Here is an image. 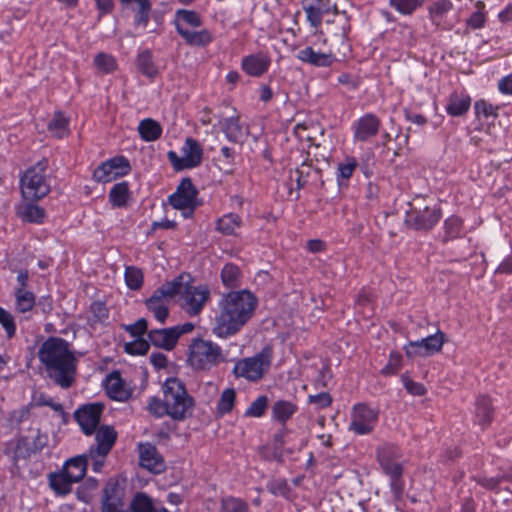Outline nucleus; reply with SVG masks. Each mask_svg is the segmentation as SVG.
<instances>
[{
	"label": "nucleus",
	"instance_id": "obj_1",
	"mask_svg": "<svg viewBox=\"0 0 512 512\" xmlns=\"http://www.w3.org/2000/svg\"><path fill=\"white\" fill-rule=\"evenodd\" d=\"M257 305V297L248 290L224 294L213 318V334L223 339L237 334L253 317Z\"/></svg>",
	"mask_w": 512,
	"mask_h": 512
},
{
	"label": "nucleus",
	"instance_id": "obj_2",
	"mask_svg": "<svg viewBox=\"0 0 512 512\" xmlns=\"http://www.w3.org/2000/svg\"><path fill=\"white\" fill-rule=\"evenodd\" d=\"M38 358L46 376L62 389L76 380L78 360L71 344L60 337H48L39 347Z\"/></svg>",
	"mask_w": 512,
	"mask_h": 512
},
{
	"label": "nucleus",
	"instance_id": "obj_3",
	"mask_svg": "<svg viewBox=\"0 0 512 512\" xmlns=\"http://www.w3.org/2000/svg\"><path fill=\"white\" fill-rule=\"evenodd\" d=\"M162 393L163 399L149 397L146 408L151 415L156 418L167 415L175 421H183L192 415L195 401L181 380L167 378L162 385Z\"/></svg>",
	"mask_w": 512,
	"mask_h": 512
},
{
	"label": "nucleus",
	"instance_id": "obj_4",
	"mask_svg": "<svg viewBox=\"0 0 512 512\" xmlns=\"http://www.w3.org/2000/svg\"><path fill=\"white\" fill-rule=\"evenodd\" d=\"M273 357V347L266 345L255 355L238 360L234 365L232 373L236 378H244L249 382H258L269 372Z\"/></svg>",
	"mask_w": 512,
	"mask_h": 512
},
{
	"label": "nucleus",
	"instance_id": "obj_5",
	"mask_svg": "<svg viewBox=\"0 0 512 512\" xmlns=\"http://www.w3.org/2000/svg\"><path fill=\"white\" fill-rule=\"evenodd\" d=\"M48 161L42 159L28 168L20 178V189L24 199L37 201L50 192V184L46 170Z\"/></svg>",
	"mask_w": 512,
	"mask_h": 512
},
{
	"label": "nucleus",
	"instance_id": "obj_6",
	"mask_svg": "<svg viewBox=\"0 0 512 512\" xmlns=\"http://www.w3.org/2000/svg\"><path fill=\"white\" fill-rule=\"evenodd\" d=\"M224 361L222 349L216 343L194 339L189 346L188 362L195 370H210Z\"/></svg>",
	"mask_w": 512,
	"mask_h": 512
},
{
	"label": "nucleus",
	"instance_id": "obj_7",
	"mask_svg": "<svg viewBox=\"0 0 512 512\" xmlns=\"http://www.w3.org/2000/svg\"><path fill=\"white\" fill-rule=\"evenodd\" d=\"M442 210L439 205L425 204V199L417 198L406 212L405 223L416 231H429L441 219Z\"/></svg>",
	"mask_w": 512,
	"mask_h": 512
},
{
	"label": "nucleus",
	"instance_id": "obj_8",
	"mask_svg": "<svg viewBox=\"0 0 512 512\" xmlns=\"http://www.w3.org/2000/svg\"><path fill=\"white\" fill-rule=\"evenodd\" d=\"M379 420V410L366 403H357L351 409L348 430L356 435L371 434Z\"/></svg>",
	"mask_w": 512,
	"mask_h": 512
},
{
	"label": "nucleus",
	"instance_id": "obj_9",
	"mask_svg": "<svg viewBox=\"0 0 512 512\" xmlns=\"http://www.w3.org/2000/svg\"><path fill=\"white\" fill-rule=\"evenodd\" d=\"M198 190L190 178H183L176 191L169 196V202L173 208L181 210L185 218L193 215L199 205L197 201Z\"/></svg>",
	"mask_w": 512,
	"mask_h": 512
},
{
	"label": "nucleus",
	"instance_id": "obj_10",
	"mask_svg": "<svg viewBox=\"0 0 512 512\" xmlns=\"http://www.w3.org/2000/svg\"><path fill=\"white\" fill-rule=\"evenodd\" d=\"M183 156H178L175 151H168L167 157L172 164L174 170L182 171L199 166L202 161L203 149L197 140L194 138H186L182 146Z\"/></svg>",
	"mask_w": 512,
	"mask_h": 512
},
{
	"label": "nucleus",
	"instance_id": "obj_11",
	"mask_svg": "<svg viewBox=\"0 0 512 512\" xmlns=\"http://www.w3.org/2000/svg\"><path fill=\"white\" fill-rule=\"evenodd\" d=\"M194 324L186 322L170 328L153 329L148 332V339L152 345L164 350H172L181 335L190 333Z\"/></svg>",
	"mask_w": 512,
	"mask_h": 512
},
{
	"label": "nucleus",
	"instance_id": "obj_12",
	"mask_svg": "<svg viewBox=\"0 0 512 512\" xmlns=\"http://www.w3.org/2000/svg\"><path fill=\"white\" fill-rule=\"evenodd\" d=\"M131 171L129 160L125 156H115L102 162L93 172V179L98 183H108Z\"/></svg>",
	"mask_w": 512,
	"mask_h": 512
},
{
	"label": "nucleus",
	"instance_id": "obj_13",
	"mask_svg": "<svg viewBox=\"0 0 512 512\" xmlns=\"http://www.w3.org/2000/svg\"><path fill=\"white\" fill-rule=\"evenodd\" d=\"M337 18L330 23L328 33L330 35L331 47L343 56L350 51L348 35L351 31L350 18L346 12L336 15Z\"/></svg>",
	"mask_w": 512,
	"mask_h": 512
},
{
	"label": "nucleus",
	"instance_id": "obj_14",
	"mask_svg": "<svg viewBox=\"0 0 512 512\" xmlns=\"http://www.w3.org/2000/svg\"><path fill=\"white\" fill-rule=\"evenodd\" d=\"M445 342V335L438 330L435 334L429 335L421 340L410 341L405 347L407 357L413 358L416 356L428 357L434 355L442 350Z\"/></svg>",
	"mask_w": 512,
	"mask_h": 512
},
{
	"label": "nucleus",
	"instance_id": "obj_15",
	"mask_svg": "<svg viewBox=\"0 0 512 512\" xmlns=\"http://www.w3.org/2000/svg\"><path fill=\"white\" fill-rule=\"evenodd\" d=\"M125 487L115 479H109L101 498V512H126Z\"/></svg>",
	"mask_w": 512,
	"mask_h": 512
},
{
	"label": "nucleus",
	"instance_id": "obj_16",
	"mask_svg": "<svg viewBox=\"0 0 512 512\" xmlns=\"http://www.w3.org/2000/svg\"><path fill=\"white\" fill-rule=\"evenodd\" d=\"M104 405L89 403L82 405L74 412V418L86 435H92L98 428Z\"/></svg>",
	"mask_w": 512,
	"mask_h": 512
},
{
	"label": "nucleus",
	"instance_id": "obj_17",
	"mask_svg": "<svg viewBox=\"0 0 512 512\" xmlns=\"http://www.w3.org/2000/svg\"><path fill=\"white\" fill-rule=\"evenodd\" d=\"M302 8L310 26L315 29L321 26L324 15L331 11L338 15L337 5L331 0H303Z\"/></svg>",
	"mask_w": 512,
	"mask_h": 512
},
{
	"label": "nucleus",
	"instance_id": "obj_18",
	"mask_svg": "<svg viewBox=\"0 0 512 512\" xmlns=\"http://www.w3.org/2000/svg\"><path fill=\"white\" fill-rule=\"evenodd\" d=\"M209 297L210 291L205 286H185L182 293L183 308L191 316L198 315Z\"/></svg>",
	"mask_w": 512,
	"mask_h": 512
},
{
	"label": "nucleus",
	"instance_id": "obj_19",
	"mask_svg": "<svg viewBox=\"0 0 512 512\" xmlns=\"http://www.w3.org/2000/svg\"><path fill=\"white\" fill-rule=\"evenodd\" d=\"M47 435L36 431L35 435L22 436L17 440L14 449L15 459H28L39 453L47 445Z\"/></svg>",
	"mask_w": 512,
	"mask_h": 512
},
{
	"label": "nucleus",
	"instance_id": "obj_20",
	"mask_svg": "<svg viewBox=\"0 0 512 512\" xmlns=\"http://www.w3.org/2000/svg\"><path fill=\"white\" fill-rule=\"evenodd\" d=\"M381 120L373 113H365L352 125L353 138L357 142H367L380 130Z\"/></svg>",
	"mask_w": 512,
	"mask_h": 512
},
{
	"label": "nucleus",
	"instance_id": "obj_21",
	"mask_svg": "<svg viewBox=\"0 0 512 512\" xmlns=\"http://www.w3.org/2000/svg\"><path fill=\"white\" fill-rule=\"evenodd\" d=\"M139 463L148 471L159 474L165 470V461L156 446L146 442L138 445Z\"/></svg>",
	"mask_w": 512,
	"mask_h": 512
},
{
	"label": "nucleus",
	"instance_id": "obj_22",
	"mask_svg": "<svg viewBox=\"0 0 512 512\" xmlns=\"http://www.w3.org/2000/svg\"><path fill=\"white\" fill-rule=\"evenodd\" d=\"M472 99L465 90H455L446 99L445 111L451 117L464 116L470 109Z\"/></svg>",
	"mask_w": 512,
	"mask_h": 512
},
{
	"label": "nucleus",
	"instance_id": "obj_23",
	"mask_svg": "<svg viewBox=\"0 0 512 512\" xmlns=\"http://www.w3.org/2000/svg\"><path fill=\"white\" fill-rule=\"evenodd\" d=\"M454 5L451 0H435L428 7V17L431 23L441 30L451 29L446 21L447 14L452 11Z\"/></svg>",
	"mask_w": 512,
	"mask_h": 512
},
{
	"label": "nucleus",
	"instance_id": "obj_24",
	"mask_svg": "<svg viewBox=\"0 0 512 512\" xmlns=\"http://www.w3.org/2000/svg\"><path fill=\"white\" fill-rule=\"evenodd\" d=\"M270 63V57L263 52H259L245 56L242 59L241 68L249 76L259 77L268 71Z\"/></svg>",
	"mask_w": 512,
	"mask_h": 512
},
{
	"label": "nucleus",
	"instance_id": "obj_25",
	"mask_svg": "<svg viewBox=\"0 0 512 512\" xmlns=\"http://www.w3.org/2000/svg\"><path fill=\"white\" fill-rule=\"evenodd\" d=\"M95 445H91L89 449H93V453L108 455L115 444L117 432L112 426L103 425L96 428Z\"/></svg>",
	"mask_w": 512,
	"mask_h": 512
},
{
	"label": "nucleus",
	"instance_id": "obj_26",
	"mask_svg": "<svg viewBox=\"0 0 512 512\" xmlns=\"http://www.w3.org/2000/svg\"><path fill=\"white\" fill-rule=\"evenodd\" d=\"M383 464L380 467L385 475L390 479V489L396 500H400L404 491V480L403 476V465L398 463H387L384 459Z\"/></svg>",
	"mask_w": 512,
	"mask_h": 512
},
{
	"label": "nucleus",
	"instance_id": "obj_27",
	"mask_svg": "<svg viewBox=\"0 0 512 512\" xmlns=\"http://www.w3.org/2000/svg\"><path fill=\"white\" fill-rule=\"evenodd\" d=\"M297 58L315 67H330L335 61V55L332 52L324 53L316 51L310 46L300 50L297 53Z\"/></svg>",
	"mask_w": 512,
	"mask_h": 512
},
{
	"label": "nucleus",
	"instance_id": "obj_28",
	"mask_svg": "<svg viewBox=\"0 0 512 512\" xmlns=\"http://www.w3.org/2000/svg\"><path fill=\"white\" fill-rule=\"evenodd\" d=\"M131 512H168L162 502L148 496L144 492H137L130 503Z\"/></svg>",
	"mask_w": 512,
	"mask_h": 512
},
{
	"label": "nucleus",
	"instance_id": "obj_29",
	"mask_svg": "<svg viewBox=\"0 0 512 512\" xmlns=\"http://www.w3.org/2000/svg\"><path fill=\"white\" fill-rule=\"evenodd\" d=\"M105 387L108 396L116 401H126L130 397V392L125 388L120 374L116 371L107 375Z\"/></svg>",
	"mask_w": 512,
	"mask_h": 512
},
{
	"label": "nucleus",
	"instance_id": "obj_30",
	"mask_svg": "<svg viewBox=\"0 0 512 512\" xmlns=\"http://www.w3.org/2000/svg\"><path fill=\"white\" fill-rule=\"evenodd\" d=\"M169 304L170 301L160 293H157V290L145 301L147 309L160 323H164L169 315Z\"/></svg>",
	"mask_w": 512,
	"mask_h": 512
},
{
	"label": "nucleus",
	"instance_id": "obj_31",
	"mask_svg": "<svg viewBox=\"0 0 512 512\" xmlns=\"http://www.w3.org/2000/svg\"><path fill=\"white\" fill-rule=\"evenodd\" d=\"M16 215L24 222L42 224L46 218L45 210L31 202H26L16 207Z\"/></svg>",
	"mask_w": 512,
	"mask_h": 512
},
{
	"label": "nucleus",
	"instance_id": "obj_32",
	"mask_svg": "<svg viewBox=\"0 0 512 512\" xmlns=\"http://www.w3.org/2000/svg\"><path fill=\"white\" fill-rule=\"evenodd\" d=\"M177 33L191 46L205 47L213 41V35L207 29L194 31L177 27Z\"/></svg>",
	"mask_w": 512,
	"mask_h": 512
},
{
	"label": "nucleus",
	"instance_id": "obj_33",
	"mask_svg": "<svg viewBox=\"0 0 512 512\" xmlns=\"http://www.w3.org/2000/svg\"><path fill=\"white\" fill-rule=\"evenodd\" d=\"M87 455H80L67 460L63 466V471L72 480L80 482L87 470Z\"/></svg>",
	"mask_w": 512,
	"mask_h": 512
},
{
	"label": "nucleus",
	"instance_id": "obj_34",
	"mask_svg": "<svg viewBox=\"0 0 512 512\" xmlns=\"http://www.w3.org/2000/svg\"><path fill=\"white\" fill-rule=\"evenodd\" d=\"M475 418L477 423L485 428L493 419V407L489 397L479 396L475 403Z\"/></svg>",
	"mask_w": 512,
	"mask_h": 512
},
{
	"label": "nucleus",
	"instance_id": "obj_35",
	"mask_svg": "<svg viewBox=\"0 0 512 512\" xmlns=\"http://www.w3.org/2000/svg\"><path fill=\"white\" fill-rule=\"evenodd\" d=\"M219 125L228 141L233 143L241 142L243 138V129L239 123V116L223 118Z\"/></svg>",
	"mask_w": 512,
	"mask_h": 512
},
{
	"label": "nucleus",
	"instance_id": "obj_36",
	"mask_svg": "<svg viewBox=\"0 0 512 512\" xmlns=\"http://www.w3.org/2000/svg\"><path fill=\"white\" fill-rule=\"evenodd\" d=\"M108 197L114 208L126 207L131 197L129 183L127 181L116 183L111 188Z\"/></svg>",
	"mask_w": 512,
	"mask_h": 512
},
{
	"label": "nucleus",
	"instance_id": "obj_37",
	"mask_svg": "<svg viewBox=\"0 0 512 512\" xmlns=\"http://www.w3.org/2000/svg\"><path fill=\"white\" fill-rule=\"evenodd\" d=\"M137 130L141 139L146 142L156 141L162 135L161 125L156 120L151 118L141 120Z\"/></svg>",
	"mask_w": 512,
	"mask_h": 512
},
{
	"label": "nucleus",
	"instance_id": "obj_38",
	"mask_svg": "<svg viewBox=\"0 0 512 512\" xmlns=\"http://www.w3.org/2000/svg\"><path fill=\"white\" fill-rule=\"evenodd\" d=\"M78 483L72 480L62 470L61 472L51 473L49 475V485L51 489L58 495H67L72 490V484Z\"/></svg>",
	"mask_w": 512,
	"mask_h": 512
},
{
	"label": "nucleus",
	"instance_id": "obj_39",
	"mask_svg": "<svg viewBox=\"0 0 512 512\" xmlns=\"http://www.w3.org/2000/svg\"><path fill=\"white\" fill-rule=\"evenodd\" d=\"M174 25L176 30L177 27L187 29L185 26L198 28L202 25V20L200 15L193 10L178 9L175 12Z\"/></svg>",
	"mask_w": 512,
	"mask_h": 512
},
{
	"label": "nucleus",
	"instance_id": "obj_40",
	"mask_svg": "<svg viewBox=\"0 0 512 512\" xmlns=\"http://www.w3.org/2000/svg\"><path fill=\"white\" fill-rule=\"evenodd\" d=\"M136 65L138 71L149 78H154L158 74L157 66L153 61L152 52L148 49L140 51L137 54Z\"/></svg>",
	"mask_w": 512,
	"mask_h": 512
},
{
	"label": "nucleus",
	"instance_id": "obj_41",
	"mask_svg": "<svg viewBox=\"0 0 512 512\" xmlns=\"http://www.w3.org/2000/svg\"><path fill=\"white\" fill-rule=\"evenodd\" d=\"M297 409V405L291 401L278 400L272 406V418L284 424L296 413Z\"/></svg>",
	"mask_w": 512,
	"mask_h": 512
},
{
	"label": "nucleus",
	"instance_id": "obj_42",
	"mask_svg": "<svg viewBox=\"0 0 512 512\" xmlns=\"http://www.w3.org/2000/svg\"><path fill=\"white\" fill-rule=\"evenodd\" d=\"M69 120L64 113L57 111L48 123L47 129L52 136L61 139L69 134Z\"/></svg>",
	"mask_w": 512,
	"mask_h": 512
},
{
	"label": "nucleus",
	"instance_id": "obj_43",
	"mask_svg": "<svg viewBox=\"0 0 512 512\" xmlns=\"http://www.w3.org/2000/svg\"><path fill=\"white\" fill-rule=\"evenodd\" d=\"M376 457L379 465L384 463V459L387 463H398L399 459L402 457V452L397 445L384 443L377 447Z\"/></svg>",
	"mask_w": 512,
	"mask_h": 512
},
{
	"label": "nucleus",
	"instance_id": "obj_44",
	"mask_svg": "<svg viewBox=\"0 0 512 512\" xmlns=\"http://www.w3.org/2000/svg\"><path fill=\"white\" fill-rule=\"evenodd\" d=\"M242 219L238 214L228 213L216 222V230L224 235H232L241 226Z\"/></svg>",
	"mask_w": 512,
	"mask_h": 512
},
{
	"label": "nucleus",
	"instance_id": "obj_45",
	"mask_svg": "<svg viewBox=\"0 0 512 512\" xmlns=\"http://www.w3.org/2000/svg\"><path fill=\"white\" fill-rule=\"evenodd\" d=\"M15 310L24 314L30 312L36 305V296L31 291L14 290Z\"/></svg>",
	"mask_w": 512,
	"mask_h": 512
},
{
	"label": "nucleus",
	"instance_id": "obj_46",
	"mask_svg": "<svg viewBox=\"0 0 512 512\" xmlns=\"http://www.w3.org/2000/svg\"><path fill=\"white\" fill-rule=\"evenodd\" d=\"M241 271L238 266L227 263L221 270V280L225 287L236 288L240 284Z\"/></svg>",
	"mask_w": 512,
	"mask_h": 512
},
{
	"label": "nucleus",
	"instance_id": "obj_47",
	"mask_svg": "<svg viewBox=\"0 0 512 512\" xmlns=\"http://www.w3.org/2000/svg\"><path fill=\"white\" fill-rule=\"evenodd\" d=\"M219 512H249L248 503L238 497L226 496L220 500Z\"/></svg>",
	"mask_w": 512,
	"mask_h": 512
},
{
	"label": "nucleus",
	"instance_id": "obj_48",
	"mask_svg": "<svg viewBox=\"0 0 512 512\" xmlns=\"http://www.w3.org/2000/svg\"><path fill=\"white\" fill-rule=\"evenodd\" d=\"M236 392L233 388H227L222 393L217 403V414L224 416L230 413L234 407Z\"/></svg>",
	"mask_w": 512,
	"mask_h": 512
},
{
	"label": "nucleus",
	"instance_id": "obj_49",
	"mask_svg": "<svg viewBox=\"0 0 512 512\" xmlns=\"http://www.w3.org/2000/svg\"><path fill=\"white\" fill-rule=\"evenodd\" d=\"M184 285L182 282V276L176 277L172 281L166 282L157 288V293L163 295L167 300L171 302V300L177 295L182 294L184 290Z\"/></svg>",
	"mask_w": 512,
	"mask_h": 512
},
{
	"label": "nucleus",
	"instance_id": "obj_50",
	"mask_svg": "<svg viewBox=\"0 0 512 512\" xmlns=\"http://www.w3.org/2000/svg\"><path fill=\"white\" fill-rule=\"evenodd\" d=\"M463 229V220L455 215L448 217L444 221L445 236L444 240H452L460 237Z\"/></svg>",
	"mask_w": 512,
	"mask_h": 512
},
{
	"label": "nucleus",
	"instance_id": "obj_51",
	"mask_svg": "<svg viewBox=\"0 0 512 512\" xmlns=\"http://www.w3.org/2000/svg\"><path fill=\"white\" fill-rule=\"evenodd\" d=\"M358 163L354 157H346L343 162H340L337 167V181L339 185L343 184V181H348L355 169L357 168Z\"/></svg>",
	"mask_w": 512,
	"mask_h": 512
},
{
	"label": "nucleus",
	"instance_id": "obj_52",
	"mask_svg": "<svg viewBox=\"0 0 512 512\" xmlns=\"http://www.w3.org/2000/svg\"><path fill=\"white\" fill-rule=\"evenodd\" d=\"M95 67L104 74L112 73L117 68L115 57L110 54L100 52L94 57Z\"/></svg>",
	"mask_w": 512,
	"mask_h": 512
},
{
	"label": "nucleus",
	"instance_id": "obj_53",
	"mask_svg": "<svg viewBox=\"0 0 512 512\" xmlns=\"http://www.w3.org/2000/svg\"><path fill=\"white\" fill-rule=\"evenodd\" d=\"M475 117L477 119L483 118H497L499 106H495L485 99H479L474 103Z\"/></svg>",
	"mask_w": 512,
	"mask_h": 512
},
{
	"label": "nucleus",
	"instance_id": "obj_54",
	"mask_svg": "<svg viewBox=\"0 0 512 512\" xmlns=\"http://www.w3.org/2000/svg\"><path fill=\"white\" fill-rule=\"evenodd\" d=\"M423 2L424 0H389V5L402 15H411Z\"/></svg>",
	"mask_w": 512,
	"mask_h": 512
},
{
	"label": "nucleus",
	"instance_id": "obj_55",
	"mask_svg": "<svg viewBox=\"0 0 512 512\" xmlns=\"http://www.w3.org/2000/svg\"><path fill=\"white\" fill-rule=\"evenodd\" d=\"M268 407V397L261 395L257 397L250 406L246 409L244 416L259 418L262 417Z\"/></svg>",
	"mask_w": 512,
	"mask_h": 512
},
{
	"label": "nucleus",
	"instance_id": "obj_56",
	"mask_svg": "<svg viewBox=\"0 0 512 512\" xmlns=\"http://www.w3.org/2000/svg\"><path fill=\"white\" fill-rule=\"evenodd\" d=\"M125 282L132 290H138L143 284V273L135 266H128L125 269Z\"/></svg>",
	"mask_w": 512,
	"mask_h": 512
},
{
	"label": "nucleus",
	"instance_id": "obj_57",
	"mask_svg": "<svg viewBox=\"0 0 512 512\" xmlns=\"http://www.w3.org/2000/svg\"><path fill=\"white\" fill-rule=\"evenodd\" d=\"M0 325L3 327L8 339L16 334V323L13 314L0 306Z\"/></svg>",
	"mask_w": 512,
	"mask_h": 512
},
{
	"label": "nucleus",
	"instance_id": "obj_58",
	"mask_svg": "<svg viewBox=\"0 0 512 512\" xmlns=\"http://www.w3.org/2000/svg\"><path fill=\"white\" fill-rule=\"evenodd\" d=\"M474 480L486 489H496L502 481H512V475L502 474L496 477H474Z\"/></svg>",
	"mask_w": 512,
	"mask_h": 512
},
{
	"label": "nucleus",
	"instance_id": "obj_59",
	"mask_svg": "<svg viewBox=\"0 0 512 512\" xmlns=\"http://www.w3.org/2000/svg\"><path fill=\"white\" fill-rule=\"evenodd\" d=\"M151 342L144 339H137L125 345V350L132 355H144L148 352Z\"/></svg>",
	"mask_w": 512,
	"mask_h": 512
},
{
	"label": "nucleus",
	"instance_id": "obj_60",
	"mask_svg": "<svg viewBox=\"0 0 512 512\" xmlns=\"http://www.w3.org/2000/svg\"><path fill=\"white\" fill-rule=\"evenodd\" d=\"M90 312L94 322H104L109 316L108 308L102 301L92 302L90 305Z\"/></svg>",
	"mask_w": 512,
	"mask_h": 512
},
{
	"label": "nucleus",
	"instance_id": "obj_61",
	"mask_svg": "<svg viewBox=\"0 0 512 512\" xmlns=\"http://www.w3.org/2000/svg\"><path fill=\"white\" fill-rule=\"evenodd\" d=\"M268 491L275 496H287L289 487L284 479H274L267 484Z\"/></svg>",
	"mask_w": 512,
	"mask_h": 512
},
{
	"label": "nucleus",
	"instance_id": "obj_62",
	"mask_svg": "<svg viewBox=\"0 0 512 512\" xmlns=\"http://www.w3.org/2000/svg\"><path fill=\"white\" fill-rule=\"evenodd\" d=\"M308 402L316 406V409H325L332 404V397L328 392L309 395Z\"/></svg>",
	"mask_w": 512,
	"mask_h": 512
},
{
	"label": "nucleus",
	"instance_id": "obj_63",
	"mask_svg": "<svg viewBox=\"0 0 512 512\" xmlns=\"http://www.w3.org/2000/svg\"><path fill=\"white\" fill-rule=\"evenodd\" d=\"M401 360H402V357L399 353L392 352L390 354L388 364L382 368L381 373L383 375L396 374L401 367Z\"/></svg>",
	"mask_w": 512,
	"mask_h": 512
},
{
	"label": "nucleus",
	"instance_id": "obj_64",
	"mask_svg": "<svg viewBox=\"0 0 512 512\" xmlns=\"http://www.w3.org/2000/svg\"><path fill=\"white\" fill-rule=\"evenodd\" d=\"M402 382L408 393L415 396H423L426 393V388L422 383L415 382L408 376H402Z\"/></svg>",
	"mask_w": 512,
	"mask_h": 512
}]
</instances>
